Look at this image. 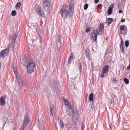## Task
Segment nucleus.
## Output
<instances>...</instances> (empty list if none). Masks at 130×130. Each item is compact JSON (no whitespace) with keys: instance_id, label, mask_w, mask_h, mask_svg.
<instances>
[{"instance_id":"f257e3e1","label":"nucleus","mask_w":130,"mask_h":130,"mask_svg":"<svg viewBox=\"0 0 130 130\" xmlns=\"http://www.w3.org/2000/svg\"><path fill=\"white\" fill-rule=\"evenodd\" d=\"M73 5L72 3H70V5L69 6L63 5L59 12L61 17L64 19L71 17L73 13Z\"/></svg>"},{"instance_id":"f03ea898","label":"nucleus","mask_w":130,"mask_h":130,"mask_svg":"<svg viewBox=\"0 0 130 130\" xmlns=\"http://www.w3.org/2000/svg\"><path fill=\"white\" fill-rule=\"evenodd\" d=\"M24 65L26 66L27 68V71L30 74L35 71L36 70V64L34 62H28V60L24 59Z\"/></svg>"},{"instance_id":"7ed1b4c3","label":"nucleus","mask_w":130,"mask_h":130,"mask_svg":"<svg viewBox=\"0 0 130 130\" xmlns=\"http://www.w3.org/2000/svg\"><path fill=\"white\" fill-rule=\"evenodd\" d=\"M104 25L103 23H101L100 26L98 27L96 30H95L94 32H96L98 35H101L103 34L104 32Z\"/></svg>"},{"instance_id":"20e7f679","label":"nucleus","mask_w":130,"mask_h":130,"mask_svg":"<svg viewBox=\"0 0 130 130\" xmlns=\"http://www.w3.org/2000/svg\"><path fill=\"white\" fill-rule=\"evenodd\" d=\"M51 3L48 0H46L43 3V8L46 11L49 10L51 7Z\"/></svg>"},{"instance_id":"39448f33","label":"nucleus","mask_w":130,"mask_h":130,"mask_svg":"<svg viewBox=\"0 0 130 130\" xmlns=\"http://www.w3.org/2000/svg\"><path fill=\"white\" fill-rule=\"evenodd\" d=\"M35 8L37 13L40 16H42L44 15V13L42 11L41 7L38 6H35Z\"/></svg>"},{"instance_id":"423d86ee","label":"nucleus","mask_w":130,"mask_h":130,"mask_svg":"<svg viewBox=\"0 0 130 130\" xmlns=\"http://www.w3.org/2000/svg\"><path fill=\"white\" fill-rule=\"evenodd\" d=\"M27 113H26V115L25 117L24 120L23 122V124L21 126H23L25 128L27 125L29 123V119L28 117L26 116Z\"/></svg>"},{"instance_id":"0eeeda50","label":"nucleus","mask_w":130,"mask_h":130,"mask_svg":"<svg viewBox=\"0 0 130 130\" xmlns=\"http://www.w3.org/2000/svg\"><path fill=\"white\" fill-rule=\"evenodd\" d=\"M9 52L8 49L3 50L0 52V56L1 57H3L8 55Z\"/></svg>"},{"instance_id":"6e6552de","label":"nucleus","mask_w":130,"mask_h":130,"mask_svg":"<svg viewBox=\"0 0 130 130\" xmlns=\"http://www.w3.org/2000/svg\"><path fill=\"white\" fill-rule=\"evenodd\" d=\"M7 95H5L4 96H2L0 99V104L3 106H4L6 104L5 99L7 98Z\"/></svg>"},{"instance_id":"1a4fd4ad","label":"nucleus","mask_w":130,"mask_h":130,"mask_svg":"<svg viewBox=\"0 0 130 130\" xmlns=\"http://www.w3.org/2000/svg\"><path fill=\"white\" fill-rule=\"evenodd\" d=\"M98 35L96 32H94L92 33L90 36L93 39V40L95 42L97 41V36Z\"/></svg>"},{"instance_id":"9d476101","label":"nucleus","mask_w":130,"mask_h":130,"mask_svg":"<svg viewBox=\"0 0 130 130\" xmlns=\"http://www.w3.org/2000/svg\"><path fill=\"white\" fill-rule=\"evenodd\" d=\"M114 7V4L113 3L108 8V14L110 15L111 14Z\"/></svg>"},{"instance_id":"9b49d317","label":"nucleus","mask_w":130,"mask_h":130,"mask_svg":"<svg viewBox=\"0 0 130 130\" xmlns=\"http://www.w3.org/2000/svg\"><path fill=\"white\" fill-rule=\"evenodd\" d=\"M18 35L16 34H15L14 35H13L12 37L9 38H10V39H12V40L13 42H14V44H15V41Z\"/></svg>"},{"instance_id":"f8f14e48","label":"nucleus","mask_w":130,"mask_h":130,"mask_svg":"<svg viewBox=\"0 0 130 130\" xmlns=\"http://www.w3.org/2000/svg\"><path fill=\"white\" fill-rule=\"evenodd\" d=\"M15 75L16 76V78L17 80L19 83H20L21 82L22 80L20 75H19L18 74H17Z\"/></svg>"},{"instance_id":"ddd939ff","label":"nucleus","mask_w":130,"mask_h":130,"mask_svg":"<svg viewBox=\"0 0 130 130\" xmlns=\"http://www.w3.org/2000/svg\"><path fill=\"white\" fill-rule=\"evenodd\" d=\"M12 66L13 68V70L15 74V75L17 74V68H16L15 65V63L14 62L12 64Z\"/></svg>"},{"instance_id":"4468645a","label":"nucleus","mask_w":130,"mask_h":130,"mask_svg":"<svg viewBox=\"0 0 130 130\" xmlns=\"http://www.w3.org/2000/svg\"><path fill=\"white\" fill-rule=\"evenodd\" d=\"M109 66L108 65H106L103 68L102 72L103 73H106L108 71L109 69Z\"/></svg>"},{"instance_id":"2eb2a0df","label":"nucleus","mask_w":130,"mask_h":130,"mask_svg":"<svg viewBox=\"0 0 130 130\" xmlns=\"http://www.w3.org/2000/svg\"><path fill=\"white\" fill-rule=\"evenodd\" d=\"M67 108L68 109H71L72 113H74V109L73 108H72V106L71 105V103H70V104L67 105Z\"/></svg>"},{"instance_id":"dca6fc26","label":"nucleus","mask_w":130,"mask_h":130,"mask_svg":"<svg viewBox=\"0 0 130 130\" xmlns=\"http://www.w3.org/2000/svg\"><path fill=\"white\" fill-rule=\"evenodd\" d=\"M113 21V19L111 18H109L107 19L106 21V22L107 24H110Z\"/></svg>"},{"instance_id":"f3484780","label":"nucleus","mask_w":130,"mask_h":130,"mask_svg":"<svg viewBox=\"0 0 130 130\" xmlns=\"http://www.w3.org/2000/svg\"><path fill=\"white\" fill-rule=\"evenodd\" d=\"M93 93H91L89 96V100L91 102L93 100Z\"/></svg>"},{"instance_id":"a211bd4d","label":"nucleus","mask_w":130,"mask_h":130,"mask_svg":"<svg viewBox=\"0 0 130 130\" xmlns=\"http://www.w3.org/2000/svg\"><path fill=\"white\" fill-rule=\"evenodd\" d=\"M19 84V86L21 87H25V85L26 84V83L25 82L23 81L22 80Z\"/></svg>"},{"instance_id":"6ab92c4d","label":"nucleus","mask_w":130,"mask_h":130,"mask_svg":"<svg viewBox=\"0 0 130 130\" xmlns=\"http://www.w3.org/2000/svg\"><path fill=\"white\" fill-rule=\"evenodd\" d=\"M59 125L60 127L62 129H63L64 127V124L63 121L61 120H60V122L59 123Z\"/></svg>"},{"instance_id":"aec40b11","label":"nucleus","mask_w":130,"mask_h":130,"mask_svg":"<svg viewBox=\"0 0 130 130\" xmlns=\"http://www.w3.org/2000/svg\"><path fill=\"white\" fill-rule=\"evenodd\" d=\"M21 5V3L20 2H18L15 5V8L17 9H18L20 8Z\"/></svg>"},{"instance_id":"412c9836","label":"nucleus","mask_w":130,"mask_h":130,"mask_svg":"<svg viewBox=\"0 0 130 130\" xmlns=\"http://www.w3.org/2000/svg\"><path fill=\"white\" fill-rule=\"evenodd\" d=\"M73 55L71 54L70 57L68 59L69 63L70 64L73 59Z\"/></svg>"},{"instance_id":"4be33fe9","label":"nucleus","mask_w":130,"mask_h":130,"mask_svg":"<svg viewBox=\"0 0 130 130\" xmlns=\"http://www.w3.org/2000/svg\"><path fill=\"white\" fill-rule=\"evenodd\" d=\"M114 103V99L112 97L111 98V101L109 103L111 106H112Z\"/></svg>"},{"instance_id":"5701e85b","label":"nucleus","mask_w":130,"mask_h":130,"mask_svg":"<svg viewBox=\"0 0 130 130\" xmlns=\"http://www.w3.org/2000/svg\"><path fill=\"white\" fill-rule=\"evenodd\" d=\"M75 112H74V113H72V114L71 112H70V111H67V114L69 115V116H71V115H72V117L73 118H74L73 115H74V114H75Z\"/></svg>"},{"instance_id":"b1692460","label":"nucleus","mask_w":130,"mask_h":130,"mask_svg":"<svg viewBox=\"0 0 130 130\" xmlns=\"http://www.w3.org/2000/svg\"><path fill=\"white\" fill-rule=\"evenodd\" d=\"M120 48L121 50V52L124 53L125 52V46H120Z\"/></svg>"},{"instance_id":"393cba45","label":"nucleus","mask_w":130,"mask_h":130,"mask_svg":"<svg viewBox=\"0 0 130 130\" xmlns=\"http://www.w3.org/2000/svg\"><path fill=\"white\" fill-rule=\"evenodd\" d=\"M53 106V105H50V114H51L52 116H53V114L52 112V107Z\"/></svg>"},{"instance_id":"a878e982","label":"nucleus","mask_w":130,"mask_h":130,"mask_svg":"<svg viewBox=\"0 0 130 130\" xmlns=\"http://www.w3.org/2000/svg\"><path fill=\"white\" fill-rule=\"evenodd\" d=\"M3 120L4 121H5V123H4L3 124H4V125L6 124V122L7 121V120H8L7 119V118L6 117H3L2 118Z\"/></svg>"},{"instance_id":"bb28decb","label":"nucleus","mask_w":130,"mask_h":130,"mask_svg":"<svg viewBox=\"0 0 130 130\" xmlns=\"http://www.w3.org/2000/svg\"><path fill=\"white\" fill-rule=\"evenodd\" d=\"M120 39H121V42L120 44V46H124V42L122 39V37H120Z\"/></svg>"},{"instance_id":"cd10ccee","label":"nucleus","mask_w":130,"mask_h":130,"mask_svg":"<svg viewBox=\"0 0 130 130\" xmlns=\"http://www.w3.org/2000/svg\"><path fill=\"white\" fill-rule=\"evenodd\" d=\"M78 67L79 69L80 72V73H81L82 70V66L81 64L80 63H78Z\"/></svg>"},{"instance_id":"c85d7f7f","label":"nucleus","mask_w":130,"mask_h":130,"mask_svg":"<svg viewBox=\"0 0 130 130\" xmlns=\"http://www.w3.org/2000/svg\"><path fill=\"white\" fill-rule=\"evenodd\" d=\"M64 103H65V105H68L69 104H70V102L69 101L67 100H66V99H64Z\"/></svg>"},{"instance_id":"c756f323","label":"nucleus","mask_w":130,"mask_h":130,"mask_svg":"<svg viewBox=\"0 0 130 130\" xmlns=\"http://www.w3.org/2000/svg\"><path fill=\"white\" fill-rule=\"evenodd\" d=\"M17 14V12L15 10H12L11 12L12 15L13 16H15Z\"/></svg>"},{"instance_id":"7c9ffc66","label":"nucleus","mask_w":130,"mask_h":130,"mask_svg":"<svg viewBox=\"0 0 130 130\" xmlns=\"http://www.w3.org/2000/svg\"><path fill=\"white\" fill-rule=\"evenodd\" d=\"M65 126H66V127L67 129H70L71 128V126L70 124L67 123Z\"/></svg>"},{"instance_id":"2f4dec72","label":"nucleus","mask_w":130,"mask_h":130,"mask_svg":"<svg viewBox=\"0 0 130 130\" xmlns=\"http://www.w3.org/2000/svg\"><path fill=\"white\" fill-rule=\"evenodd\" d=\"M61 42H57V48H59L61 46Z\"/></svg>"},{"instance_id":"473e14b6","label":"nucleus","mask_w":130,"mask_h":130,"mask_svg":"<svg viewBox=\"0 0 130 130\" xmlns=\"http://www.w3.org/2000/svg\"><path fill=\"white\" fill-rule=\"evenodd\" d=\"M86 56L88 59H90V53H86Z\"/></svg>"},{"instance_id":"72a5a7b5","label":"nucleus","mask_w":130,"mask_h":130,"mask_svg":"<svg viewBox=\"0 0 130 130\" xmlns=\"http://www.w3.org/2000/svg\"><path fill=\"white\" fill-rule=\"evenodd\" d=\"M125 26L124 25H122L120 26V29L121 30H124V28H125Z\"/></svg>"},{"instance_id":"f704fd0d","label":"nucleus","mask_w":130,"mask_h":130,"mask_svg":"<svg viewBox=\"0 0 130 130\" xmlns=\"http://www.w3.org/2000/svg\"><path fill=\"white\" fill-rule=\"evenodd\" d=\"M124 81L126 84H128L129 83V80L126 78H124Z\"/></svg>"},{"instance_id":"c9c22d12","label":"nucleus","mask_w":130,"mask_h":130,"mask_svg":"<svg viewBox=\"0 0 130 130\" xmlns=\"http://www.w3.org/2000/svg\"><path fill=\"white\" fill-rule=\"evenodd\" d=\"M129 42L128 40H126L125 42V45L126 47H128L129 45Z\"/></svg>"},{"instance_id":"e433bc0d","label":"nucleus","mask_w":130,"mask_h":130,"mask_svg":"<svg viewBox=\"0 0 130 130\" xmlns=\"http://www.w3.org/2000/svg\"><path fill=\"white\" fill-rule=\"evenodd\" d=\"M126 0H119V2L121 3V4H123L126 2Z\"/></svg>"},{"instance_id":"4c0bfd02","label":"nucleus","mask_w":130,"mask_h":130,"mask_svg":"<svg viewBox=\"0 0 130 130\" xmlns=\"http://www.w3.org/2000/svg\"><path fill=\"white\" fill-rule=\"evenodd\" d=\"M88 6V4H86L84 6V9L85 10H86L87 9Z\"/></svg>"},{"instance_id":"58836bf2","label":"nucleus","mask_w":130,"mask_h":130,"mask_svg":"<svg viewBox=\"0 0 130 130\" xmlns=\"http://www.w3.org/2000/svg\"><path fill=\"white\" fill-rule=\"evenodd\" d=\"M57 42H61V35H59V36L58 37Z\"/></svg>"},{"instance_id":"ea45409f","label":"nucleus","mask_w":130,"mask_h":130,"mask_svg":"<svg viewBox=\"0 0 130 130\" xmlns=\"http://www.w3.org/2000/svg\"><path fill=\"white\" fill-rule=\"evenodd\" d=\"M90 28L89 27H88V28H87L86 31L87 32H88L89 31H90Z\"/></svg>"},{"instance_id":"a19ab883","label":"nucleus","mask_w":130,"mask_h":130,"mask_svg":"<svg viewBox=\"0 0 130 130\" xmlns=\"http://www.w3.org/2000/svg\"><path fill=\"white\" fill-rule=\"evenodd\" d=\"M113 80L112 81V82L114 83H117V80H116V79L115 78H113Z\"/></svg>"},{"instance_id":"79ce46f5","label":"nucleus","mask_w":130,"mask_h":130,"mask_svg":"<svg viewBox=\"0 0 130 130\" xmlns=\"http://www.w3.org/2000/svg\"><path fill=\"white\" fill-rule=\"evenodd\" d=\"M84 128V126L83 124H82L81 127V130H83Z\"/></svg>"},{"instance_id":"37998d69","label":"nucleus","mask_w":130,"mask_h":130,"mask_svg":"<svg viewBox=\"0 0 130 130\" xmlns=\"http://www.w3.org/2000/svg\"><path fill=\"white\" fill-rule=\"evenodd\" d=\"M124 30L125 33V34H126V33H127V27H125L124 29Z\"/></svg>"},{"instance_id":"c03bdc74","label":"nucleus","mask_w":130,"mask_h":130,"mask_svg":"<svg viewBox=\"0 0 130 130\" xmlns=\"http://www.w3.org/2000/svg\"><path fill=\"white\" fill-rule=\"evenodd\" d=\"M86 51V53H90L89 49L88 48H87Z\"/></svg>"},{"instance_id":"a18cd8bd","label":"nucleus","mask_w":130,"mask_h":130,"mask_svg":"<svg viewBox=\"0 0 130 130\" xmlns=\"http://www.w3.org/2000/svg\"><path fill=\"white\" fill-rule=\"evenodd\" d=\"M25 127H23V126H21V128L19 130H24Z\"/></svg>"},{"instance_id":"49530a36","label":"nucleus","mask_w":130,"mask_h":130,"mask_svg":"<svg viewBox=\"0 0 130 130\" xmlns=\"http://www.w3.org/2000/svg\"><path fill=\"white\" fill-rule=\"evenodd\" d=\"M102 4H99V5H98L97 6V7L98 8H99L101 6H102Z\"/></svg>"},{"instance_id":"de8ad7c7","label":"nucleus","mask_w":130,"mask_h":130,"mask_svg":"<svg viewBox=\"0 0 130 130\" xmlns=\"http://www.w3.org/2000/svg\"><path fill=\"white\" fill-rule=\"evenodd\" d=\"M125 21V19H122L121 20V22H124Z\"/></svg>"},{"instance_id":"09e8293b","label":"nucleus","mask_w":130,"mask_h":130,"mask_svg":"<svg viewBox=\"0 0 130 130\" xmlns=\"http://www.w3.org/2000/svg\"><path fill=\"white\" fill-rule=\"evenodd\" d=\"M99 1V0H95L94 1L95 3V4H97Z\"/></svg>"},{"instance_id":"8fccbe9b","label":"nucleus","mask_w":130,"mask_h":130,"mask_svg":"<svg viewBox=\"0 0 130 130\" xmlns=\"http://www.w3.org/2000/svg\"><path fill=\"white\" fill-rule=\"evenodd\" d=\"M101 77V78L103 77H104V75L103 74H101L100 75Z\"/></svg>"},{"instance_id":"3c124183","label":"nucleus","mask_w":130,"mask_h":130,"mask_svg":"<svg viewBox=\"0 0 130 130\" xmlns=\"http://www.w3.org/2000/svg\"><path fill=\"white\" fill-rule=\"evenodd\" d=\"M127 69L130 70V64L127 66Z\"/></svg>"},{"instance_id":"603ef678","label":"nucleus","mask_w":130,"mask_h":130,"mask_svg":"<svg viewBox=\"0 0 130 130\" xmlns=\"http://www.w3.org/2000/svg\"><path fill=\"white\" fill-rule=\"evenodd\" d=\"M119 13H122V11L121 10H120L119 11Z\"/></svg>"},{"instance_id":"864d4df0","label":"nucleus","mask_w":130,"mask_h":130,"mask_svg":"<svg viewBox=\"0 0 130 130\" xmlns=\"http://www.w3.org/2000/svg\"><path fill=\"white\" fill-rule=\"evenodd\" d=\"M117 6L118 7H119L120 6V5L119 4H118L117 5Z\"/></svg>"},{"instance_id":"5fc2aeb1","label":"nucleus","mask_w":130,"mask_h":130,"mask_svg":"<svg viewBox=\"0 0 130 130\" xmlns=\"http://www.w3.org/2000/svg\"><path fill=\"white\" fill-rule=\"evenodd\" d=\"M42 38H41V37L40 38V41H41V40H42Z\"/></svg>"},{"instance_id":"6e6d98bb","label":"nucleus","mask_w":130,"mask_h":130,"mask_svg":"<svg viewBox=\"0 0 130 130\" xmlns=\"http://www.w3.org/2000/svg\"><path fill=\"white\" fill-rule=\"evenodd\" d=\"M107 39V38H106V39Z\"/></svg>"},{"instance_id":"4d7b16f0","label":"nucleus","mask_w":130,"mask_h":130,"mask_svg":"<svg viewBox=\"0 0 130 130\" xmlns=\"http://www.w3.org/2000/svg\"><path fill=\"white\" fill-rule=\"evenodd\" d=\"M125 130H126L125 129Z\"/></svg>"}]
</instances>
